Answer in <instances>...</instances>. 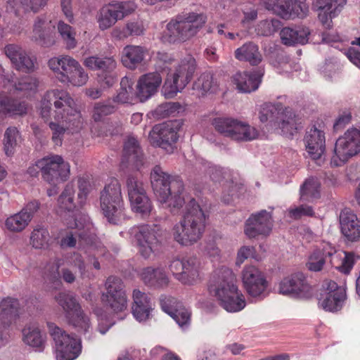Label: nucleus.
I'll return each mask as SVG.
<instances>
[{
	"label": "nucleus",
	"mask_w": 360,
	"mask_h": 360,
	"mask_svg": "<svg viewBox=\"0 0 360 360\" xmlns=\"http://www.w3.org/2000/svg\"><path fill=\"white\" fill-rule=\"evenodd\" d=\"M40 115L52 131V140L60 145L65 133H74L82 126L81 112L71 95L63 89L48 91L41 101Z\"/></svg>",
	"instance_id": "1"
},
{
	"label": "nucleus",
	"mask_w": 360,
	"mask_h": 360,
	"mask_svg": "<svg viewBox=\"0 0 360 360\" xmlns=\"http://www.w3.org/2000/svg\"><path fill=\"white\" fill-rule=\"evenodd\" d=\"M236 278L232 271L222 266L214 271L209 285L210 293L216 297L219 304L229 312L243 309L245 301L235 285Z\"/></svg>",
	"instance_id": "2"
},
{
	"label": "nucleus",
	"mask_w": 360,
	"mask_h": 360,
	"mask_svg": "<svg viewBox=\"0 0 360 360\" xmlns=\"http://www.w3.org/2000/svg\"><path fill=\"white\" fill-rule=\"evenodd\" d=\"M206 21L207 16L202 12H182L167 23L161 40L169 44L186 41L198 34Z\"/></svg>",
	"instance_id": "3"
},
{
	"label": "nucleus",
	"mask_w": 360,
	"mask_h": 360,
	"mask_svg": "<svg viewBox=\"0 0 360 360\" xmlns=\"http://www.w3.org/2000/svg\"><path fill=\"white\" fill-rule=\"evenodd\" d=\"M205 228V215L196 201L191 199L183 219L174 228V238L181 245H191L201 238Z\"/></svg>",
	"instance_id": "4"
},
{
	"label": "nucleus",
	"mask_w": 360,
	"mask_h": 360,
	"mask_svg": "<svg viewBox=\"0 0 360 360\" xmlns=\"http://www.w3.org/2000/svg\"><path fill=\"white\" fill-rule=\"evenodd\" d=\"M100 206L109 223L118 224L125 219L121 185L117 179H111L101 191Z\"/></svg>",
	"instance_id": "5"
},
{
	"label": "nucleus",
	"mask_w": 360,
	"mask_h": 360,
	"mask_svg": "<svg viewBox=\"0 0 360 360\" xmlns=\"http://www.w3.org/2000/svg\"><path fill=\"white\" fill-rule=\"evenodd\" d=\"M68 227L75 229L74 231L68 232L60 240L63 248H73L76 245L77 239L80 247L85 245L89 246V251H94L95 255H104L105 249L101 242L98 239L95 233L94 225L89 221L84 219V223H68Z\"/></svg>",
	"instance_id": "6"
},
{
	"label": "nucleus",
	"mask_w": 360,
	"mask_h": 360,
	"mask_svg": "<svg viewBox=\"0 0 360 360\" xmlns=\"http://www.w3.org/2000/svg\"><path fill=\"white\" fill-rule=\"evenodd\" d=\"M195 59L187 55L181 60L175 72L166 78L162 88V94L166 98H173L190 82L196 70Z\"/></svg>",
	"instance_id": "7"
},
{
	"label": "nucleus",
	"mask_w": 360,
	"mask_h": 360,
	"mask_svg": "<svg viewBox=\"0 0 360 360\" xmlns=\"http://www.w3.org/2000/svg\"><path fill=\"white\" fill-rule=\"evenodd\" d=\"M212 124L219 134L233 141H251L259 136L255 127L232 117H216Z\"/></svg>",
	"instance_id": "8"
},
{
	"label": "nucleus",
	"mask_w": 360,
	"mask_h": 360,
	"mask_svg": "<svg viewBox=\"0 0 360 360\" xmlns=\"http://www.w3.org/2000/svg\"><path fill=\"white\" fill-rule=\"evenodd\" d=\"M48 332L51 337L56 349L57 360H74L82 350L81 341L67 333L53 323H48Z\"/></svg>",
	"instance_id": "9"
},
{
	"label": "nucleus",
	"mask_w": 360,
	"mask_h": 360,
	"mask_svg": "<svg viewBox=\"0 0 360 360\" xmlns=\"http://www.w3.org/2000/svg\"><path fill=\"white\" fill-rule=\"evenodd\" d=\"M54 299L63 309L68 323L79 330L86 333L90 327L89 319L84 313L75 296L69 292H60Z\"/></svg>",
	"instance_id": "10"
},
{
	"label": "nucleus",
	"mask_w": 360,
	"mask_h": 360,
	"mask_svg": "<svg viewBox=\"0 0 360 360\" xmlns=\"http://www.w3.org/2000/svg\"><path fill=\"white\" fill-rule=\"evenodd\" d=\"M183 181L177 176H172L159 168V202L167 207L179 208L184 203L181 196L184 191Z\"/></svg>",
	"instance_id": "11"
},
{
	"label": "nucleus",
	"mask_w": 360,
	"mask_h": 360,
	"mask_svg": "<svg viewBox=\"0 0 360 360\" xmlns=\"http://www.w3.org/2000/svg\"><path fill=\"white\" fill-rule=\"evenodd\" d=\"M360 151V130L350 128L335 142L331 163L340 166Z\"/></svg>",
	"instance_id": "12"
},
{
	"label": "nucleus",
	"mask_w": 360,
	"mask_h": 360,
	"mask_svg": "<svg viewBox=\"0 0 360 360\" xmlns=\"http://www.w3.org/2000/svg\"><path fill=\"white\" fill-rule=\"evenodd\" d=\"M169 266L175 278L184 285H192L200 280V262L195 256L173 259Z\"/></svg>",
	"instance_id": "13"
},
{
	"label": "nucleus",
	"mask_w": 360,
	"mask_h": 360,
	"mask_svg": "<svg viewBox=\"0 0 360 360\" xmlns=\"http://www.w3.org/2000/svg\"><path fill=\"white\" fill-rule=\"evenodd\" d=\"M35 166L41 171L43 179L50 184L65 181L70 174V165L58 155H50L38 160Z\"/></svg>",
	"instance_id": "14"
},
{
	"label": "nucleus",
	"mask_w": 360,
	"mask_h": 360,
	"mask_svg": "<svg viewBox=\"0 0 360 360\" xmlns=\"http://www.w3.org/2000/svg\"><path fill=\"white\" fill-rule=\"evenodd\" d=\"M129 233L142 257L149 258L154 253L158 244V231L155 224L133 226L129 229Z\"/></svg>",
	"instance_id": "15"
},
{
	"label": "nucleus",
	"mask_w": 360,
	"mask_h": 360,
	"mask_svg": "<svg viewBox=\"0 0 360 360\" xmlns=\"http://www.w3.org/2000/svg\"><path fill=\"white\" fill-rule=\"evenodd\" d=\"M127 186L131 210L142 217L148 216L152 210V205L142 183L134 176H129Z\"/></svg>",
	"instance_id": "16"
},
{
	"label": "nucleus",
	"mask_w": 360,
	"mask_h": 360,
	"mask_svg": "<svg viewBox=\"0 0 360 360\" xmlns=\"http://www.w3.org/2000/svg\"><path fill=\"white\" fill-rule=\"evenodd\" d=\"M106 292L103 300L115 313L124 312L127 307V300L124 284L119 278L110 276L105 283Z\"/></svg>",
	"instance_id": "17"
},
{
	"label": "nucleus",
	"mask_w": 360,
	"mask_h": 360,
	"mask_svg": "<svg viewBox=\"0 0 360 360\" xmlns=\"http://www.w3.org/2000/svg\"><path fill=\"white\" fill-rule=\"evenodd\" d=\"M323 286L325 292L319 300L320 306L327 311L340 310L347 298L345 288L330 280L325 281Z\"/></svg>",
	"instance_id": "18"
},
{
	"label": "nucleus",
	"mask_w": 360,
	"mask_h": 360,
	"mask_svg": "<svg viewBox=\"0 0 360 360\" xmlns=\"http://www.w3.org/2000/svg\"><path fill=\"white\" fill-rule=\"evenodd\" d=\"M273 226L271 212L265 210L252 214L246 220L244 233L249 238L258 236H267L270 233Z\"/></svg>",
	"instance_id": "19"
},
{
	"label": "nucleus",
	"mask_w": 360,
	"mask_h": 360,
	"mask_svg": "<svg viewBox=\"0 0 360 360\" xmlns=\"http://www.w3.org/2000/svg\"><path fill=\"white\" fill-rule=\"evenodd\" d=\"M311 287L302 273L298 272L284 278L279 285V292L293 297L304 298L309 296Z\"/></svg>",
	"instance_id": "20"
},
{
	"label": "nucleus",
	"mask_w": 360,
	"mask_h": 360,
	"mask_svg": "<svg viewBox=\"0 0 360 360\" xmlns=\"http://www.w3.org/2000/svg\"><path fill=\"white\" fill-rule=\"evenodd\" d=\"M244 288L249 295L252 297H262L264 295L267 281L262 273L255 266H246L242 271Z\"/></svg>",
	"instance_id": "21"
},
{
	"label": "nucleus",
	"mask_w": 360,
	"mask_h": 360,
	"mask_svg": "<svg viewBox=\"0 0 360 360\" xmlns=\"http://www.w3.org/2000/svg\"><path fill=\"white\" fill-rule=\"evenodd\" d=\"M304 142L309 157L320 165L324 160L325 133L322 130L313 127L309 131H307Z\"/></svg>",
	"instance_id": "22"
},
{
	"label": "nucleus",
	"mask_w": 360,
	"mask_h": 360,
	"mask_svg": "<svg viewBox=\"0 0 360 360\" xmlns=\"http://www.w3.org/2000/svg\"><path fill=\"white\" fill-rule=\"evenodd\" d=\"M4 51L16 70L24 72L34 70L36 59L29 56L20 46L10 44L4 47Z\"/></svg>",
	"instance_id": "23"
},
{
	"label": "nucleus",
	"mask_w": 360,
	"mask_h": 360,
	"mask_svg": "<svg viewBox=\"0 0 360 360\" xmlns=\"http://www.w3.org/2000/svg\"><path fill=\"white\" fill-rule=\"evenodd\" d=\"M180 120H169L159 124V147L167 153H173L178 140V131L181 127Z\"/></svg>",
	"instance_id": "24"
},
{
	"label": "nucleus",
	"mask_w": 360,
	"mask_h": 360,
	"mask_svg": "<svg viewBox=\"0 0 360 360\" xmlns=\"http://www.w3.org/2000/svg\"><path fill=\"white\" fill-rule=\"evenodd\" d=\"M53 27L51 20L46 15H39L34 20L30 38L42 46H51L54 43L51 36Z\"/></svg>",
	"instance_id": "25"
},
{
	"label": "nucleus",
	"mask_w": 360,
	"mask_h": 360,
	"mask_svg": "<svg viewBox=\"0 0 360 360\" xmlns=\"http://www.w3.org/2000/svg\"><path fill=\"white\" fill-rule=\"evenodd\" d=\"M1 78L4 87L10 93L15 91L29 92L34 91L37 87V80L32 77H25L18 82L13 80V75L8 71L2 70Z\"/></svg>",
	"instance_id": "26"
},
{
	"label": "nucleus",
	"mask_w": 360,
	"mask_h": 360,
	"mask_svg": "<svg viewBox=\"0 0 360 360\" xmlns=\"http://www.w3.org/2000/svg\"><path fill=\"white\" fill-rule=\"evenodd\" d=\"M341 232L349 241L354 242L360 238V224L356 215L349 209L343 210L340 214Z\"/></svg>",
	"instance_id": "27"
},
{
	"label": "nucleus",
	"mask_w": 360,
	"mask_h": 360,
	"mask_svg": "<svg viewBox=\"0 0 360 360\" xmlns=\"http://www.w3.org/2000/svg\"><path fill=\"white\" fill-rule=\"evenodd\" d=\"M332 245L328 243H323L309 256L308 262L306 264L308 269L318 272L321 271L325 265L329 266Z\"/></svg>",
	"instance_id": "28"
},
{
	"label": "nucleus",
	"mask_w": 360,
	"mask_h": 360,
	"mask_svg": "<svg viewBox=\"0 0 360 360\" xmlns=\"http://www.w3.org/2000/svg\"><path fill=\"white\" fill-rule=\"evenodd\" d=\"M262 75V70L253 72H237L233 76V82L239 91L250 93L258 89Z\"/></svg>",
	"instance_id": "29"
},
{
	"label": "nucleus",
	"mask_w": 360,
	"mask_h": 360,
	"mask_svg": "<svg viewBox=\"0 0 360 360\" xmlns=\"http://www.w3.org/2000/svg\"><path fill=\"white\" fill-rule=\"evenodd\" d=\"M79 62L70 56L53 57L49 60V67L54 72L56 77L63 83V76L70 75Z\"/></svg>",
	"instance_id": "30"
},
{
	"label": "nucleus",
	"mask_w": 360,
	"mask_h": 360,
	"mask_svg": "<svg viewBox=\"0 0 360 360\" xmlns=\"http://www.w3.org/2000/svg\"><path fill=\"white\" fill-rule=\"evenodd\" d=\"M132 314L139 321L147 320L153 311L150 298L139 290L133 292Z\"/></svg>",
	"instance_id": "31"
},
{
	"label": "nucleus",
	"mask_w": 360,
	"mask_h": 360,
	"mask_svg": "<svg viewBox=\"0 0 360 360\" xmlns=\"http://www.w3.org/2000/svg\"><path fill=\"white\" fill-rule=\"evenodd\" d=\"M356 262V256L353 252L338 251L332 245L329 266L334 267L341 273L348 274L352 269Z\"/></svg>",
	"instance_id": "32"
},
{
	"label": "nucleus",
	"mask_w": 360,
	"mask_h": 360,
	"mask_svg": "<svg viewBox=\"0 0 360 360\" xmlns=\"http://www.w3.org/2000/svg\"><path fill=\"white\" fill-rule=\"evenodd\" d=\"M146 53V49L143 46L127 45L121 52V62L125 68L135 70L143 62Z\"/></svg>",
	"instance_id": "33"
},
{
	"label": "nucleus",
	"mask_w": 360,
	"mask_h": 360,
	"mask_svg": "<svg viewBox=\"0 0 360 360\" xmlns=\"http://www.w3.org/2000/svg\"><path fill=\"white\" fill-rule=\"evenodd\" d=\"M158 89V74L150 72L142 75L136 85V96L143 102L154 95Z\"/></svg>",
	"instance_id": "34"
},
{
	"label": "nucleus",
	"mask_w": 360,
	"mask_h": 360,
	"mask_svg": "<svg viewBox=\"0 0 360 360\" xmlns=\"http://www.w3.org/2000/svg\"><path fill=\"white\" fill-rule=\"evenodd\" d=\"M234 56L237 60L248 62L252 65H257L262 60V55L258 45L252 41L246 42L236 49Z\"/></svg>",
	"instance_id": "35"
},
{
	"label": "nucleus",
	"mask_w": 360,
	"mask_h": 360,
	"mask_svg": "<svg viewBox=\"0 0 360 360\" xmlns=\"http://www.w3.org/2000/svg\"><path fill=\"white\" fill-rule=\"evenodd\" d=\"M281 39L285 45H294L295 44H305L308 41L310 34L309 30L304 27H296L292 28L285 27L281 31Z\"/></svg>",
	"instance_id": "36"
},
{
	"label": "nucleus",
	"mask_w": 360,
	"mask_h": 360,
	"mask_svg": "<svg viewBox=\"0 0 360 360\" xmlns=\"http://www.w3.org/2000/svg\"><path fill=\"white\" fill-rule=\"evenodd\" d=\"M83 64L91 70L110 72L117 68V61L112 56H91L84 58Z\"/></svg>",
	"instance_id": "37"
},
{
	"label": "nucleus",
	"mask_w": 360,
	"mask_h": 360,
	"mask_svg": "<svg viewBox=\"0 0 360 360\" xmlns=\"http://www.w3.org/2000/svg\"><path fill=\"white\" fill-rule=\"evenodd\" d=\"M48 1L49 0H8L7 10L13 11L15 15H18L20 8L25 12L36 13L43 9Z\"/></svg>",
	"instance_id": "38"
},
{
	"label": "nucleus",
	"mask_w": 360,
	"mask_h": 360,
	"mask_svg": "<svg viewBox=\"0 0 360 360\" xmlns=\"http://www.w3.org/2000/svg\"><path fill=\"white\" fill-rule=\"evenodd\" d=\"M298 120L291 109L285 108L278 112L276 123L285 135H292L297 129Z\"/></svg>",
	"instance_id": "39"
},
{
	"label": "nucleus",
	"mask_w": 360,
	"mask_h": 360,
	"mask_svg": "<svg viewBox=\"0 0 360 360\" xmlns=\"http://www.w3.org/2000/svg\"><path fill=\"white\" fill-rule=\"evenodd\" d=\"M321 183L316 178L307 179L300 188V200L312 202L320 198Z\"/></svg>",
	"instance_id": "40"
},
{
	"label": "nucleus",
	"mask_w": 360,
	"mask_h": 360,
	"mask_svg": "<svg viewBox=\"0 0 360 360\" xmlns=\"http://www.w3.org/2000/svg\"><path fill=\"white\" fill-rule=\"evenodd\" d=\"M169 308L167 303L162 304V311L169 315L181 328L188 326L190 323L191 313L182 304L179 308Z\"/></svg>",
	"instance_id": "41"
},
{
	"label": "nucleus",
	"mask_w": 360,
	"mask_h": 360,
	"mask_svg": "<svg viewBox=\"0 0 360 360\" xmlns=\"http://www.w3.org/2000/svg\"><path fill=\"white\" fill-rule=\"evenodd\" d=\"M124 158L127 162L132 163L136 167L141 163L142 154L135 138L129 137L124 143Z\"/></svg>",
	"instance_id": "42"
},
{
	"label": "nucleus",
	"mask_w": 360,
	"mask_h": 360,
	"mask_svg": "<svg viewBox=\"0 0 360 360\" xmlns=\"http://www.w3.org/2000/svg\"><path fill=\"white\" fill-rule=\"evenodd\" d=\"M22 340L25 344L32 347L40 348L44 344L40 329L34 326H27L22 330Z\"/></svg>",
	"instance_id": "43"
},
{
	"label": "nucleus",
	"mask_w": 360,
	"mask_h": 360,
	"mask_svg": "<svg viewBox=\"0 0 360 360\" xmlns=\"http://www.w3.org/2000/svg\"><path fill=\"white\" fill-rule=\"evenodd\" d=\"M291 3L292 0H269L264 2V6L274 13L288 19L292 17Z\"/></svg>",
	"instance_id": "44"
},
{
	"label": "nucleus",
	"mask_w": 360,
	"mask_h": 360,
	"mask_svg": "<svg viewBox=\"0 0 360 360\" xmlns=\"http://www.w3.org/2000/svg\"><path fill=\"white\" fill-rule=\"evenodd\" d=\"M218 88L217 82L214 79L211 72L202 73L195 82L193 89L200 91L202 95L206 93H214Z\"/></svg>",
	"instance_id": "45"
},
{
	"label": "nucleus",
	"mask_w": 360,
	"mask_h": 360,
	"mask_svg": "<svg viewBox=\"0 0 360 360\" xmlns=\"http://www.w3.org/2000/svg\"><path fill=\"white\" fill-rule=\"evenodd\" d=\"M133 81L127 77L121 79L120 89L116 96L113 98V101L117 103H127L130 102L131 99L136 95L133 89Z\"/></svg>",
	"instance_id": "46"
},
{
	"label": "nucleus",
	"mask_w": 360,
	"mask_h": 360,
	"mask_svg": "<svg viewBox=\"0 0 360 360\" xmlns=\"http://www.w3.org/2000/svg\"><path fill=\"white\" fill-rule=\"evenodd\" d=\"M20 212L10 215L5 221V227L10 232L19 233L29 225L28 217Z\"/></svg>",
	"instance_id": "47"
},
{
	"label": "nucleus",
	"mask_w": 360,
	"mask_h": 360,
	"mask_svg": "<svg viewBox=\"0 0 360 360\" xmlns=\"http://www.w3.org/2000/svg\"><path fill=\"white\" fill-rule=\"evenodd\" d=\"M63 78L64 84H69L74 86H82L88 82L89 75L78 63L70 75H67L66 77L63 76Z\"/></svg>",
	"instance_id": "48"
},
{
	"label": "nucleus",
	"mask_w": 360,
	"mask_h": 360,
	"mask_svg": "<svg viewBox=\"0 0 360 360\" xmlns=\"http://www.w3.org/2000/svg\"><path fill=\"white\" fill-rule=\"evenodd\" d=\"M144 30L142 22H129L123 29H115L113 31V36L119 39H123L129 36L141 35L143 34Z\"/></svg>",
	"instance_id": "49"
},
{
	"label": "nucleus",
	"mask_w": 360,
	"mask_h": 360,
	"mask_svg": "<svg viewBox=\"0 0 360 360\" xmlns=\"http://www.w3.org/2000/svg\"><path fill=\"white\" fill-rule=\"evenodd\" d=\"M57 30L68 49L77 46L76 32L74 28L60 20L58 23Z\"/></svg>",
	"instance_id": "50"
},
{
	"label": "nucleus",
	"mask_w": 360,
	"mask_h": 360,
	"mask_svg": "<svg viewBox=\"0 0 360 360\" xmlns=\"http://www.w3.org/2000/svg\"><path fill=\"white\" fill-rule=\"evenodd\" d=\"M281 26V21L275 18H269L259 21L255 28L258 35L269 37L276 33Z\"/></svg>",
	"instance_id": "51"
},
{
	"label": "nucleus",
	"mask_w": 360,
	"mask_h": 360,
	"mask_svg": "<svg viewBox=\"0 0 360 360\" xmlns=\"http://www.w3.org/2000/svg\"><path fill=\"white\" fill-rule=\"evenodd\" d=\"M75 188L72 184H68L60 195L58 199L59 207L65 210L71 211L79 206L77 201L75 202Z\"/></svg>",
	"instance_id": "52"
},
{
	"label": "nucleus",
	"mask_w": 360,
	"mask_h": 360,
	"mask_svg": "<svg viewBox=\"0 0 360 360\" xmlns=\"http://www.w3.org/2000/svg\"><path fill=\"white\" fill-rule=\"evenodd\" d=\"M110 8L117 20L131 14L135 11L137 6L134 1H115L109 4Z\"/></svg>",
	"instance_id": "53"
},
{
	"label": "nucleus",
	"mask_w": 360,
	"mask_h": 360,
	"mask_svg": "<svg viewBox=\"0 0 360 360\" xmlns=\"http://www.w3.org/2000/svg\"><path fill=\"white\" fill-rule=\"evenodd\" d=\"M20 141L18 130L15 127L6 129L4 137V146L6 154L9 156L13 153L14 149Z\"/></svg>",
	"instance_id": "54"
},
{
	"label": "nucleus",
	"mask_w": 360,
	"mask_h": 360,
	"mask_svg": "<svg viewBox=\"0 0 360 360\" xmlns=\"http://www.w3.org/2000/svg\"><path fill=\"white\" fill-rule=\"evenodd\" d=\"M31 244L34 248L41 249L48 246L50 240V235L45 228H37L31 234Z\"/></svg>",
	"instance_id": "55"
},
{
	"label": "nucleus",
	"mask_w": 360,
	"mask_h": 360,
	"mask_svg": "<svg viewBox=\"0 0 360 360\" xmlns=\"http://www.w3.org/2000/svg\"><path fill=\"white\" fill-rule=\"evenodd\" d=\"M4 110L10 115H23L27 112L28 105L24 101L18 100H8L7 102L1 101Z\"/></svg>",
	"instance_id": "56"
},
{
	"label": "nucleus",
	"mask_w": 360,
	"mask_h": 360,
	"mask_svg": "<svg viewBox=\"0 0 360 360\" xmlns=\"http://www.w3.org/2000/svg\"><path fill=\"white\" fill-rule=\"evenodd\" d=\"M117 21L110 6H103L97 15V22L102 30L108 29Z\"/></svg>",
	"instance_id": "57"
},
{
	"label": "nucleus",
	"mask_w": 360,
	"mask_h": 360,
	"mask_svg": "<svg viewBox=\"0 0 360 360\" xmlns=\"http://www.w3.org/2000/svg\"><path fill=\"white\" fill-rule=\"evenodd\" d=\"M60 264L58 261L49 262L44 268L42 276L45 282L50 283H60Z\"/></svg>",
	"instance_id": "58"
},
{
	"label": "nucleus",
	"mask_w": 360,
	"mask_h": 360,
	"mask_svg": "<svg viewBox=\"0 0 360 360\" xmlns=\"http://www.w3.org/2000/svg\"><path fill=\"white\" fill-rule=\"evenodd\" d=\"M346 0H316L314 6L317 10H333L330 11V16H336L345 4Z\"/></svg>",
	"instance_id": "59"
},
{
	"label": "nucleus",
	"mask_w": 360,
	"mask_h": 360,
	"mask_svg": "<svg viewBox=\"0 0 360 360\" xmlns=\"http://www.w3.org/2000/svg\"><path fill=\"white\" fill-rule=\"evenodd\" d=\"M78 193L77 202L79 207L82 206L87 198L88 195L93 189L91 181L89 177H79L77 180Z\"/></svg>",
	"instance_id": "60"
},
{
	"label": "nucleus",
	"mask_w": 360,
	"mask_h": 360,
	"mask_svg": "<svg viewBox=\"0 0 360 360\" xmlns=\"http://www.w3.org/2000/svg\"><path fill=\"white\" fill-rule=\"evenodd\" d=\"M65 264L72 269H77L80 275L83 276L86 273V264L79 253L74 252L65 258Z\"/></svg>",
	"instance_id": "61"
},
{
	"label": "nucleus",
	"mask_w": 360,
	"mask_h": 360,
	"mask_svg": "<svg viewBox=\"0 0 360 360\" xmlns=\"http://www.w3.org/2000/svg\"><path fill=\"white\" fill-rule=\"evenodd\" d=\"M17 303L10 297L2 300L0 302V320L7 319L16 312Z\"/></svg>",
	"instance_id": "62"
},
{
	"label": "nucleus",
	"mask_w": 360,
	"mask_h": 360,
	"mask_svg": "<svg viewBox=\"0 0 360 360\" xmlns=\"http://www.w3.org/2000/svg\"><path fill=\"white\" fill-rule=\"evenodd\" d=\"M115 110V107L113 105L97 103L95 104L93 111V119L96 122H100L105 116L112 114Z\"/></svg>",
	"instance_id": "63"
},
{
	"label": "nucleus",
	"mask_w": 360,
	"mask_h": 360,
	"mask_svg": "<svg viewBox=\"0 0 360 360\" xmlns=\"http://www.w3.org/2000/svg\"><path fill=\"white\" fill-rule=\"evenodd\" d=\"M292 18L297 17L303 18L309 12V6L306 0H292L291 3Z\"/></svg>",
	"instance_id": "64"
}]
</instances>
